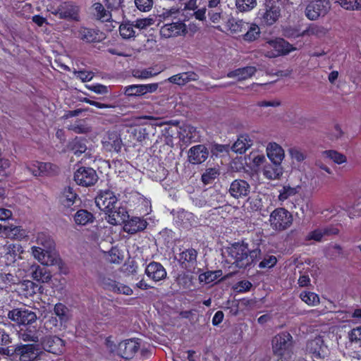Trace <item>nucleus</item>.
<instances>
[{"label": "nucleus", "instance_id": "34", "mask_svg": "<svg viewBox=\"0 0 361 361\" xmlns=\"http://www.w3.org/2000/svg\"><path fill=\"white\" fill-rule=\"evenodd\" d=\"M30 269L33 279L42 283H47L51 280V276L45 268L41 267L37 264H33Z\"/></svg>", "mask_w": 361, "mask_h": 361}, {"label": "nucleus", "instance_id": "64", "mask_svg": "<svg viewBox=\"0 0 361 361\" xmlns=\"http://www.w3.org/2000/svg\"><path fill=\"white\" fill-rule=\"evenodd\" d=\"M137 8L141 11H149L153 4L152 0H135Z\"/></svg>", "mask_w": 361, "mask_h": 361}, {"label": "nucleus", "instance_id": "16", "mask_svg": "<svg viewBox=\"0 0 361 361\" xmlns=\"http://www.w3.org/2000/svg\"><path fill=\"white\" fill-rule=\"evenodd\" d=\"M209 157V149L204 145H197L188 151V161L192 164H200Z\"/></svg>", "mask_w": 361, "mask_h": 361}, {"label": "nucleus", "instance_id": "29", "mask_svg": "<svg viewBox=\"0 0 361 361\" xmlns=\"http://www.w3.org/2000/svg\"><path fill=\"white\" fill-rule=\"evenodd\" d=\"M257 69L254 66H246L235 69L227 73V77L230 78H237L238 80H244L250 78L255 75Z\"/></svg>", "mask_w": 361, "mask_h": 361}, {"label": "nucleus", "instance_id": "5", "mask_svg": "<svg viewBox=\"0 0 361 361\" xmlns=\"http://www.w3.org/2000/svg\"><path fill=\"white\" fill-rule=\"evenodd\" d=\"M272 350L278 357L291 359L293 355V337L288 332L276 335L271 341Z\"/></svg>", "mask_w": 361, "mask_h": 361}, {"label": "nucleus", "instance_id": "9", "mask_svg": "<svg viewBox=\"0 0 361 361\" xmlns=\"http://www.w3.org/2000/svg\"><path fill=\"white\" fill-rule=\"evenodd\" d=\"M14 353L20 361H37L42 354L39 343H18L15 345Z\"/></svg>", "mask_w": 361, "mask_h": 361}, {"label": "nucleus", "instance_id": "56", "mask_svg": "<svg viewBox=\"0 0 361 361\" xmlns=\"http://www.w3.org/2000/svg\"><path fill=\"white\" fill-rule=\"evenodd\" d=\"M344 135V132L341 126L338 123L334 124L333 128L329 130L328 137L332 141H336Z\"/></svg>", "mask_w": 361, "mask_h": 361}, {"label": "nucleus", "instance_id": "14", "mask_svg": "<svg viewBox=\"0 0 361 361\" xmlns=\"http://www.w3.org/2000/svg\"><path fill=\"white\" fill-rule=\"evenodd\" d=\"M25 168L35 176L52 175L58 172V167L51 163L31 161L25 163Z\"/></svg>", "mask_w": 361, "mask_h": 361}, {"label": "nucleus", "instance_id": "15", "mask_svg": "<svg viewBox=\"0 0 361 361\" xmlns=\"http://www.w3.org/2000/svg\"><path fill=\"white\" fill-rule=\"evenodd\" d=\"M40 348L53 354H60L63 350L64 341L58 336H47L40 340Z\"/></svg>", "mask_w": 361, "mask_h": 361}, {"label": "nucleus", "instance_id": "21", "mask_svg": "<svg viewBox=\"0 0 361 361\" xmlns=\"http://www.w3.org/2000/svg\"><path fill=\"white\" fill-rule=\"evenodd\" d=\"M185 25L181 22L169 23L163 25L160 29V35L162 37H175L185 33Z\"/></svg>", "mask_w": 361, "mask_h": 361}, {"label": "nucleus", "instance_id": "3", "mask_svg": "<svg viewBox=\"0 0 361 361\" xmlns=\"http://www.w3.org/2000/svg\"><path fill=\"white\" fill-rule=\"evenodd\" d=\"M228 255L232 258V264L238 268H245L259 257V248L250 250L245 243H235L228 248Z\"/></svg>", "mask_w": 361, "mask_h": 361}, {"label": "nucleus", "instance_id": "60", "mask_svg": "<svg viewBox=\"0 0 361 361\" xmlns=\"http://www.w3.org/2000/svg\"><path fill=\"white\" fill-rule=\"evenodd\" d=\"M277 262V259L274 255H267L264 257V258L262 259V262L259 264V267L261 269L264 268H272L274 267Z\"/></svg>", "mask_w": 361, "mask_h": 361}, {"label": "nucleus", "instance_id": "51", "mask_svg": "<svg viewBox=\"0 0 361 361\" xmlns=\"http://www.w3.org/2000/svg\"><path fill=\"white\" fill-rule=\"evenodd\" d=\"M68 129L78 134L86 133L90 131V127L83 120H78L75 121L74 123L70 125L68 127Z\"/></svg>", "mask_w": 361, "mask_h": 361}, {"label": "nucleus", "instance_id": "35", "mask_svg": "<svg viewBox=\"0 0 361 361\" xmlns=\"http://www.w3.org/2000/svg\"><path fill=\"white\" fill-rule=\"evenodd\" d=\"M92 13L97 20L102 22H108L111 19V11L106 9L101 3H94L92 6Z\"/></svg>", "mask_w": 361, "mask_h": 361}, {"label": "nucleus", "instance_id": "7", "mask_svg": "<svg viewBox=\"0 0 361 361\" xmlns=\"http://www.w3.org/2000/svg\"><path fill=\"white\" fill-rule=\"evenodd\" d=\"M139 350L144 357L149 354V350L142 345V340L140 338L124 340L120 342L118 346V355L127 360L133 358Z\"/></svg>", "mask_w": 361, "mask_h": 361}, {"label": "nucleus", "instance_id": "19", "mask_svg": "<svg viewBox=\"0 0 361 361\" xmlns=\"http://www.w3.org/2000/svg\"><path fill=\"white\" fill-rule=\"evenodd\" d=\"M307 351L315 358L324 357L327 353V347L322 337H316L307 343Z\"/></svg>", "mask_w": 361, "mask_h": 361}, {"label": "nucleus", "instance_id": "54", "mask_svg": "<svg viewBox=\"0 0 361 361\" xmlns=\"http://www.w3.org/2000/svg\"><path fill=\"white\" fill-rule=\"evenodd\" d=\"M219 176L218 171L214 168H209L202 175V180L204 184H209Z\"/></svg>", "mask_w": 361, "mask_h": 361}, {"label": "nucleus", "instance_id": "33", "mask_svg": "<svg viewBox=\"0 0 361 361\" xmlns=\"http://www.w3.org/2000/svg\"><path fill=\"white\" fill-rule=\"evenodd\" d=\"M328 32V30L322 25L317 24H310L305 30L300 32L298 36H314L318 38L324 37Z\"/></svg>", "mask_w": 361, "mask_h": 361}, {"label": "nucleus", "instance_id": "10", "mask_svg": "<svg viewBox=\"0 0 361 361\" xmlns=\"http://www.w3.org/2000/svg\"><path fill=\"white\" fill-rule=\"evenodd\" d=\"M8 318L18 326L32 325L37 321V314L25 307L14 308L8 311Z\"/></svg>", "mask_w": 361, "mask_h": 361}, {"label": "nucleus", "instance_id": "28", "mask_svg": "<svg viewBox=\"0 0 361 361\" xmlns=\"http://www.w3.org/2000/svg\"><path fill=\"white\" fill-rule=\"evenodd\" d=\"M18 338L23 342H32L38 343L39 342L38 331L36 327H25L18 331Z\"/></svg>", "mask_w": 361, "mask_h": 361}, {"label": "nucleus", "instance_id": "17", "mask_svg": "<svg viewBox=\"0 0 361 361\" xmlns=\"http://www.w3.org/2000/svg\"><path fill=\"white\" fill-rule=\"evenodd\" d=\"M147 276L155 283L164 280L167 277V272L164 266L157 262L149 263L145 270Z\"/></svg>", "mask_w": 361, "mask_h": 361}, {"label": "nucleus", "instance_id": "57", "mask_svg": "<svg viewBox=\"0 0 361 361\" xmlns=\"http://www.w3.org/2000/svg\"><path fill=\"white\" fill-rule=\"evenodd\" d=\"M224 202V197L221 192L216 190H213L210 193L209 199L208 200V204L209 206L216 208L218 207V204L223 203Z\"/></svg>", "mask_w": 361, "mask_h": 361}, {"label": "nucleus", "instance_id": "6", "mask_svg": "<svg viewBox=\"0 0 361 361\" xmlns=\"http://www.w3.org/2000/svg\"><path fill=\"white\" fill-rule=\"evenodd\" d=\"M269 221L274 231L281 232L290 227L293 221V216L287 209L279 207L271 212Z\"/></svg>", "mask_w": 361, "mask_h": 361}, {"label": "nucleus", "instance_id": "23", "mask_svg": "<svg viewBox=\"0 0 361 361\" xmlns=\"http://www.w3.org/2000/svg\"><path fill=\"white\" fill-rule=\"evenodd\" d=\"M267 154L274 164H281L285 157L283 149L276 142H271L267 145Z\"/></svg>", "mask_w": 361, "mask_h": 361}, {"label": "nucleus", "instance_id": "40", "mask_svg": "<svg viewBox=\"0 0 361 361\" xmlns=\"http://www.w3.org/2000/svg\"><path fill=\"white\" fill-rule=\"evenodd\" d=\"M4 235L11 239L21 240L25 237V231L17 226H8L4 228Z\"/></svg>", "mask_w": 361, "mask_h": 361}, {"label": "nucleus", "instance_id": "32", "mask_svg": "<svg viewBox=\"0 0 361 361\" xmlns=\"http://www.w3.org/2000/svg\"><path fill=\"white\" fill-rule=\"evenodd\" d=\"M99 32L95 29L81 27L78 30V37L85 42H94L100 40Z\"/></svg>", "mask_w": 361, "mask_h": 361}, {"label": "nucleus", "instance_id": "63", "mask_svg": "<svg viewBox=\"0 0 361 361\" xmlns=\"http://www.w3.org/2000/svg\"><path fill=\"white\" fill-rule=\"evenodd\" d=\"M74 75L76 78L82 82L90 81L94 77V73L92 72L86 71H75Z\"/></svg>", "mask_w": 361, "mask_h": 361}, {"label": "nucleus", "instance_id": "22", "mask_svg": "<svg viewBox=\"0 0 361 361\" xmlns=\"http://www.w3.org/2000/svg\"><path fill=\"white\" fill-rule=\"evenodd\" d=\"M103 146L108 151L120 152L123 147L120 135L115 131L109 132L103 141Z\"/></svg>", "mask_w": 361, "mask_h": 361}, {"label": "nucleus", "instance_id": "58", "mask_svg": "<svg viewBox=\"0 0 361 361\" xmlns=\"http://www.w3.org/2000/svg\"><path fill=\"white\" fill-rule=\"evenodd\" d=\"M297 193V190L290 186H284L280 191L279 200L281 202L286 200L290 197L294 196Z\"/></svg>", "mask_w": 361, "mask_h": 361}, {"label": "nucleus", "instance_id": "20", "mask_svg": "<svg viewBox=\"0 0 361 361\" xmlns=\"http://www.w3.org/2000/svg\"><path fill=\"white\" fill-rule=\"evenodd\" d=\"M197 252L193 248L183 250L179 255V262L183 268L192 271L197 264Z\"/></svg>", "mask_w": 361, "mask_h": 361}, {"label": "nucleus", "instance_id": "59", "mask_svg": "<svg viewBox=\"0 0 361 361\" xmlns=\"http://www.w3.org/2000/svg\"><path fill=\"white\" fill-rule=\"evenodd\" d=\"M288 153L292 159L297 162H302L306 159L305 153L298 147H291L288 149Z\"/></svg>", "mask_w": 361, "mask_h": 361}, {"label": "nucleus", "instance_id": "1", "mask_svg": "<svg viewBox=\"0 0 361 361\" xmlns=\"http://www.w3.org/2000/svg\"><path fill=\"white\" fill-rule=\"evenodd\" d=\"M118 199L113 192L102 190L95 198L98 208L108 214V222L112 225L123 223L128 215L125 209L119 207L116 210Z\"/></svg>", "mask_w": 361, "mask_h": 361}, {"label": "nucleus", "instance_id": "12", "mask_svg": "<svg viewBox=\"0 0 361 361\" xmlns=\"http://www.w3.org/2000/svg\"><path fill=\"white\" fill-rule=\"evenodd\" d=\"M79 13V6L71 2H63L51 11L53 15L58 16L60 19L76 22L80 20Z\"/></svg>", "mask_w": 361, "mask_h": 361}, {"label": "nucleus", "instance_id": "49", "mask_svg": "<svg viewBox=\"0 0 361 361\" xmlns=\"http://www.w3.org/2000/svg\"><path fill=\"white\" fill-rule=\"evenodd\" d=\"M257 6V0H235V6L240 12H247Z\"/></svg>", "mask_w": 361, "mask_h": 361}, {"label": "nucleus", "instance_id": "4", "mask_svg": "<svg viewBox=\"0 0 361 361\" xmlns=\"http://www.w3.org/2000/svg\"><path fill=\"white\" fill-rule=\"evenodd\" d=\"M295 50L296 48L283 38L269 39L262 45L261 48L262 54L268 58L287 55Z\"/></svg>", "mask_w": 361, "mask_h": 361}, {"label": "nucleus", "instance_id": "30", "mask_svg": "<svg viewBox=\"0 0 361 361\" xmlns=\"http://www.w3.org/2000/svg\"><path fill=\"white\" fill-rule=\"evenodd\" d=\"M103 284L106 288L116 293L130 295L133 292L132 288L129 286L111 279L104 281Z\"/></svg>", "mask_w": 361, "mask_h": 361}, {"label": "nucleus", "instance_id": "8", "mask_svg": "<svg viewBox=\"0 0 361 361\" xmlns=\"http://www.w3.org/2000/svg\"><path fill=\"white\" fill-rule=\"evenodd\" d=\"M281 4L279 1L267 2L257 13V18L261 23L267 26H271L276 23L281 16Z\"/></svg>", "mask_w": 361, "mask_h": 361}, {"label": "nucleus", "instance_id": "53", "mask_svg": "<svg viewBox=\"0 0 361 361\" xmlns=\"http://www.w3.org/2000/svg\"><path fill=\"white\" fill-rule=\"evenodd\" d=\"M68 308L62 303H57L54 306V313L59 317L61 324L68 320Z\"/></svg>", "mask_w": 361, "mask_h": 361}, {"label": "nucleus", "instance_id": "24", "mask_svg": "<svg viewBox=\"0 0 361 361\" xmlns=\"http://www.w3.org/2000/svg\"><path fill=\"white\" fill-rule=\"evenodd\" d=\"M125 225L123 229L126 232L133 234L145 230L147 226V222L140 217H132L124 221Z\"/></svg>", "mask_w": 361, "mask_h": 361}, {"label": "nucleus", "instance_id": "62", "mask_svg": "<svg viewBox=\"0 0 361 361\" xmlns=\"http://www.w3.org/2000/svg\"><path fill=\"white\" fill-rule=\"evenodd\" d=\"M154 20L152 18H139L134 22V26L140 30L145 29L147 27L153 25Z\"/></svg>", "mask_w": 361, "mask_h": 361}, {"label": "nucleus", "instance_id": "44", "mask_svg": "<svg viewBox=\"0 0 361 361\" xmlns=\"http://www.w3.org/2000/svg\"><path fill=\"white\" fill-rule=\"evenodd\" d=\"M130 136L135 140L142 142L148 139L149 133L146 128L138 126L130 129Z\"/></svg>", "mask_w": 361, "mask_h": 361}, {"label": "nucleus", "instance_id": "55", "mask_svg": "<svg viewBox=\"0 0 361 361\" xmlns=\"http://www.w3.org/2000/svg\"><path fill=\"white\" fill-rule=\"evenodd\" d=\"M6 250V255H9L13 262L16 260V257L23 252V247L19 244H11L7 247Z\"/></svg>", "mask_w": 361, "mask_h": 361}, {"label": "nucleus", "instance_id": "45", "mask_svg": "<svg viewBox=\"0 0 361 361\" xmlns=\"http://www.w3.org/2000/svg\"><path fill=\"white\" fill-rule=\"evenodd\" d=\"M300 299L310 306H315L319 303V298L317 294L310 292L302 291L300 294Z\"/></svg>", "mask_w": 361, "mask_h": 361}, {"label": "nucleus", "instance_id": "39", "mask_svg": "<svg viewBox=\"0 0 361 361\" xmlns=\"http://www.w3.org/2000/svg\"><path fill=\"white\" fill-rule=\"evenodd\" d=\"M247 22L231 18L227 21V27L232 34H240L245 31Z\"/></svg>", "mask_w": 361, "mask_h": 361}, {"label": "nucleus", "instance_id": "2", "mask_svg": "<svg viewBox=\"0 0 361 361\" xmlns=\"http://www.w3.org/2000/svg\"><path fill=\"white\" fill-rule=\"evenodd\" d=\"M37 243L42 247H32V254L35 259L46 266H52L59 262V257L54 249L55 243L49 235L38 233Z\"/></svg>", "mask_w": 361, "mask_h": 361}, {"label": "nucleus", "instance_id": "27", "mask_svg": "<svg viewBox=\"0 0 361 361\" xmlns=\"http://www.w3.org/2000/svg\"><path fill=\"white\" fill-rule=\"evenodd\" d=\"M253 145V141L247 134L240 135L231 147V149L238 154H244Z\"/></svg>", "mask_w": 361, "mask_h": 361}, {"label": "nucleus", "instance_id": "43", "mask_svg": "<svg viewBox=\"0 0 361 361\" xmlns=\"http://www.w3.org/2000/svg\"><path fill=\"white\" fill-rule=\"evenodd\" d=\"M12 342L10 335L4 329L0 328V354L9 355L10 350L3 346L8 345Z\"/></svg>", "mask_w": 361, "mask_h": 361}, {"label": "nucleus", "instance_id": "47", "mask_svg": "<svg viewBox=\"0 0 361 361\" xmlns=\"http://www.w3.org/2000/svg\"><path fill=\"white\" fill-rule=\"evenodd\" d=\"M222 275L221 270L210 271L202 273L199 276V280L200 282H204L205 283H210L214 282L218 278Z\"/></svg>", "mask_w": 361, "mask_h": 361}, {"label": "nucleus", "instance_id": "48", "mask_svg": "<svg viewBox=\"0 0 361 361\" xmlns=\"http://www.w3.org/2000/svg\"><path fill=\"white\" fill-rule=\"evenodd\" d=\"M342 8L349 11H361V0H336Z\"/></svg>", "mask_w": 361, "mask_h": 361}, {"label": "nucleus", "instance_id": "36", "mask_svg": "<svg viewBox=\"0 0 361 361\" xmlns=\"http://www.w3.org/2000/svg\"><path fill=\"white\" fill-rule=\"evenodd\" d=\"M74 221L77 225L85 226L87 224L92 223L94 217L93 214L86 209H79L75 214Z\"/></svg>", "mask_w": 361, "mask_h": 361}, {"label": "nucleus", "instance_id": "42", "mask_svg": "<svg viewBox=\"0 0 361 361\" xmlns=\"http://www.w3.org/2000/svg\"><path fill=\"white\" fill-rule=\"evenodd\" d=\"M322 156L332 160L335 164H342L347 162V157L342 153L336 150H326L322 152Z\"/></svg>", "mask_w": 361, "mask_h": 361}, {"label": "nucleus", "instance_id": "37", "mask_svg": "<svg viewBox=\"0 0 361 361\" xmlns=\"http://www.w3.org/2000/svg\"><path fill=\"white\" fill-rule=\"evenodd\" d=\"M283 173L281 164H267L264 167L263 175L269 180L279 178Z\"/></svg>", "mask_w": 361, "mask_h": 361}, {"label": "nucleus", "instance_id": "50", "mask_svg": "<svg viewBox=\"0 0 361 361\" xmlns=\"http://www.w3.org/2000/svg\"><path fill=\"white\" fill-rule=\"evenodd\" d=\"M134 25L133 23H123L119 27L120 35L123 38L129 39L135 37V32L134 30Z\"/></svg>", "mask_w": 361, "mask_h": 361}, {"label": "nucleus", "instance_id": "11", "mask_svg": "<svg viewBox=\"0 0 361 361\" xmlns=\"http://www.w3.org/2000/svg\"><path fill=\"white\" fill-rule=\"evenodd\" d=\"M331 8L329 0H314L307 6L305 13L310 20H316L321 16H324Z\"/></svg>", "mask_w": 361, "mask_h": 361}, {"label": "nucleus", "instance_id": "46", "mask_svg": "<svg viewBox=\"0 0 361 361\" xmlns=\"http://www.w3.org/2000/svg\"><path fill=\"white\" fill-rule=\"evenodd\" d=\"M123 93L128 97H141L144 95L142 84L130 85L123 88Z\"/></svg>", "mask_w": 361, "mask_h": 361}, {"label": "nucleus", "instance_id": "52", "mask_svg": "<svg viewBox=\"0 0 361 361\" xmlns=\"http://www.w3.org/2000/svg\"><path fill=\"white\" fill-rule=\"evenodd\" d=\"M37 286L31 281H24L20 284V290L26 296H31L35 293Z\"/></svg>", "mask_w": 361, "mask_h": 361}, {"label": "nucleus", "instance_id": "38", "mask_svg": "<svg viewBox=\"0 0 361 361\" xmlns=\"http://www.w3.org/2000/svg\"><path fill=\"white\" fill-rule=\"evenodd\" d=\"M161 71H155L154 68H137L132 71V75L141 80H147L152 78L158 74H159Z\"/></svg>", "mask_w": 361, "mask_h": 361}, {"label": "nucleus", "instance_id": "18", "mask_svg": "<svg viewBox=\"0 0 361 361\" xmlns=\"http://www.w3.org/2000/svg\"><path fill=\"white\" fill-rule=\"evenodd\" d=\"M250 189L251 187L246 180L235 179L231 182L228 193L235 199L244 198L250 194Z\"/></svg>", "mask_w": 361, "mask_h": 361}, {"label": "nucleus", "instance_id": "31", "mask_svg": "<svg viewBox=\"0 0 361 361\" xmlns=\"http://www.w3.org/2000/svg\"><path fill=\"white\" fill-rule=\"evenodd\" d=\"M244 32L240 35L242 39L247 42H252L259 37L261 30L257 24L247 22V25L245 26V31Z\"/></svg>", "mask_w": 361, "mask_h": 361}, {"label": "nucleus", "instance_id": "26", "mask_svg": "<svg viewBox=\"0 0 361 361\" xmlns=\"http://www.w3.org/2000/svg\"><path fill=\"white\" fill-rule=\"evenodd\" d=\"M78 195L73 190V188L68 186L66 187L62 191L59 201L61 205L66 209L70 208L73 206L77 201H79Z\"/></svg>", "mask_w": 361, "mask_h": 361}, {"label": "nucleus", "instance_id": "61", "mask_svg": "<svg viewBox=\"0 0 361 361\" xmlns=\"http://www.w3.org/2000/svg\"><path fill=\"white\" fill-rule=\"evenodd\" d=\"M348 337L352 343H357L361 345V326L353 329L350 331Z\"/></svg>", "mask_w": 361, "mask_h": 361}, {"label": "nucleus", "instance_id": "25", "mask_svg": "<svg viewBox=\"0 0 361 361\" xmlns=\"http://www.w3.org/2000/svg\"><path fill=\"white\" fill-rule=\"evenodd\" d=\"M338 233V230L334 226H326L317 228L308 233L306 239L308 240H313L317 242L322 241V239L331 235H336Z\"/></svg>", "mask_w": 361, "mask_h": 361}, {"label": "nucleus", "instance_id": "13", "mask_svg": "<svg viewBox=\"0 0 361 361\" xmlns=\"http://www.w3.org/2000/svg\"><path fill=\"white\" fill-rule=\"evenodd\" d=\"M74 180L78 185L88 187L96 183L98 176L92 168L80 167L75 172Z\"/></svg>", "mask_w": 361, "mask_h": 361}, {"label": "nucleus", "instance_id": "41", "mask_svg": "<svg viewBox=\"0 0 361 361\" xmlns=\"http://www.w3.org/2000/svg\"><path fill=\"white\" fill-rule=\"evenodd\" d=\"M68 147L78 157L84 153L87 149L85 140L78 137L70 142Z\"/></svg>", "mask_w": 361, "mask_h": 361}]
</instances>
